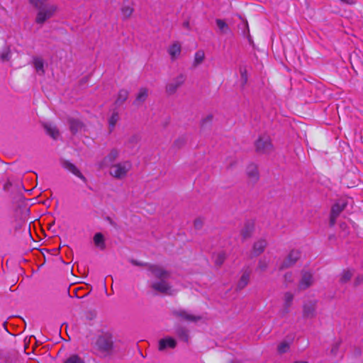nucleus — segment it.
I'll use <instances>...</instances> for the list:
<instances>
[{"label": "nucleus", "mask_w": 363, "mask_h": 363, "mask_svg": "<svg viewBox=\"0 0 363 363\" xmlns=\"http://www.w3.org/2000/svg\"><path fill=\"white\" fill-rule=\"evenodd\" d=\"M148 270L151 272L152 276L159 281L152 283L151 288L161 294L167 295H174L176 293L174 289H172V286L167 279L170 277V272L158 264L148 265Z\"/></svg>", "instance_id": "f257e3e1"}, {"label": "nucleus", "mask_w": 363, "mask_h": 363, "mask_svg": "<svg viewBox=\"0 0 363 363\" xmlns=\"http://www.w3.org/2000/svg\"><path fill=\"white\" fill-rule=\"evenodd\" d=\"M28 1L38 10L35 18V22L38 24L44 23L47 20L50 19L56 11V6L47 4L45 0Z\"/></svg>", "instance_id": "f03ea898"}, {"label": "nucleus", "mask_w": 363, "mask_h": 363, "mask_svg": "<svg viewBox=\"0 0 363 363\" xmlns=\"http://www.w3.org/2000/svg\"><path fill=\"white\" fill-rule=\"evenodd\" d=\"M113 346L112 335L108 333H104L97 337L93 348L99 356L106 357L111 354Z\"/></svg>", "instance_id": "7ed1b4c3"}, {"label": "nucleus", "mask_w": 363, "mask_h": 363, "mask_svg": "<svg viewBox=\"0 0 363 363\" xmlns=\"http://www.w3.org/2000/svg\"><path fill=\"white\" fill-rule=\"evenodd\" d=\"M255 151L258 154L269 155L274 151V146L269 135H260L255 142Z\"/></svg>", "instance_id": "20e7f679"}, {"label": "nucleus", "mask_w": 363, "mask_h": 363, "mask_svg": "<svg viewBox=\"0 0 363 363\" xmlns=\"http://www.w3.org/2000/svg\"><path fill=\"white\" fill-rule=\"evenodd\" d=\"M131 167L132 164L129 161L118 162L109 167V174L117 179H122L126 177Z\"/></svg>", "instance_id": "39448f33"}, {"label": "nucleus", "mask_w": 363, "mask_h": 363, "mask_svg": "<svg viewBox=\"0 0 363 363\" xmlns=\"http://www.w3.org/2000/svg\"><path fill=\"white\" fill-rule=\"evenodd\" d=\"M120 150L118 148H112L99 163L101 168L110 167L115 164L114 162L119 157Z\"/></svg>", "instance_id": "423d86ee"}, {"label": "nucleus", "mask_w": 363, "mask_h": 363, "mask_svg": "<svg viewBox=\"0 0 363 363\" xmlns=\"http://www.w3.org/2000/svg\"><path fill=\"white\" fill-rule=\"evenodd\" d=\"M172 315L177 318L186 322L196 323L201 319L200 315H195L184 309H174L172 311Z\"/></svg>", "instance_id": "0eeeda50"}, {"label": "nucleus", "mask_w": 363, "mask_h": 363, "mask_svg": "<svg viewBox=\"0 0 363 363\" xmlns=\"http://www.w3.org/2000/svg\"><path fill=\"white\" fill-rule=\"evenodd\" d=\"M186 77L180 74L166 85V92L169 95L175 94L177 89L184 83Z\"/></svg>", "instance_id": "6e6552de"}, {"label": "nucleus", "mask_w": 363, "mask_h": 363, "mask_svg": "<svg viewBox=\"0 0 363 363\" xmlns=\"http://www.w3.org/2000/svg\"><path fill=\"white\" fill-rule=\"evenodd\" d=\"M300 257L301 252L298 250H292L281 263L279 269L282 270L292 267Z\"/></svg>", "instance_id": "1a4fd4ad"}, {"label": "nucleus", "mask_w": 363, "mask_h": 363, "mask_svg": "<svg viewBox=\"0 0 363 363\" xmlns=\"http://www.w3.org/2000/svg\"><path fill=\"white\" fill-rule=\"evenodd\" d=\"M60 164L64 169H67V171H69L78 178H79L84 183H86V178L82 174L80 170L77 168V167L75 164H74L69 160L64 159L60 160Z\"/></svg>", "instance_id": "9d476101"}, {"label": "nucleus", "mask_w": 363, "mask_h": 363, "mask_svg": "<svg viewBox=\"0 0 363 363\" xmlns=\"http://www.w3.org/2000/svg\"><path fill=\"white\" fill-rule=\"evenodd\" d=\"M317 301H306L303 306V316L305 318H313L316 316Z\"/></svg>", "instance_id": "9b49d317"}, {"label": "nucleus", "mask_w": 363, "mask_h": 363, "mask_svg": "<svg viewBox=\"0 0 363 363\" xmlns=\"http://www.w3.org/2000/svg\"><path fill=\"white\" fill-rule=\"evenodd\" d=\"M313 284V274L309 272L303 271L301 272V278L298 284V289L300 291H304L312 286Z\"/></svg>", "instance_id": "f8f14e48"}, {"label": "nucleus", "mask_w": 363, "mask_h": 363, "mask_svg": "<svg viewBox=\"0 0 363 363\" xmlns=\"http://www.w3.org/2000/svg\"><path fill=\"white\" fill-rule=\"evenodd\" d=\"M246 174L249 180L252 183H256L259 179L257 166L254 163H251L247 167Z\"/></svg>", "instance_id": "ddd939ff"}, {"label": "nucleus", "mask_w": 363, "mask_h": 363, "mask_svg": "<svg viewBox=\"0 0 363 363\" xmlns=\"http://www.w3.org/2000/svg\"><path fill=\"white\" fill-rule=\"evenodd\" d=\"M294 300V295L290 292H286L284 295V303L282 308L280 311L281 315L283 316L289 313V308L292 305Z\"/></svg>", "instance_id": "4468645a"}, {"label": "nucleus", "mask_w": 363, "mask_h": 363, "mask_svg": "<svg viewBox=\"0 0 363 363\" xmlns=\"http://www.w3.org/2000/svg\"><path fill=\"white\" fill-rule=\"evenodd\" d=\"M176 346L177 341L171 337H167L160 340L158 349L160 351H163L167 348L174 349Z\"/></svg>", "instance_id": "2eb2a0df"}, {"label": "nucleus", "mask_w": 363, "mask_h": 363, "mask_svg": "<svg viewBox=\"0 0 363 363\" xmlns=\"http://www.w3.org/2000/svg\"><path fill=\"white\" fill-rule=\"evenodd\" d=\"M255 225L252 221L247 220L240 230V235L243 240L250 238L253 233Z\"/></svg>", "instance_id": "dca6fc26"}, {"label": "nucleus", "mask_w": 363, "mask_h": 363, "mask_svg": "<svg viewBox=\"0 0 363 363\" xmlns=\"http://www.w3.org/2000/svg\"><path fill=\"white\" fill-rule=\"evenodd\" d=\"M267 245V242L265 239H259L256 241L252 246V255L257 257L261 255L265 250Z\"/></svg>", "instance_id": "f3484780"}, {"label": "nucleus", "mask_w": 363, "mask_h": 363, "mask_svg": "<svg viewBox=\"0 0 363 363\" xmlns=\"http://www.w3.org/2000/svg\"><path fill=\"white\" fill-rule=\"evenodd\" d=\"M182 46L179 42L174 43L168 49L172 60L177 59L181 54Z\"/></svg>", "instance_id": "a211bd4d"}, {"label": "nucleus", "mask_w": 363, "mask_h": 363, "mask_svg": "<svg viewBox=\"0 0 363 363\" xmlns=\"http://www.w3.org/2000/svg\"><path fill=\"white\" fill-rule=\"evenodd\" d=\"M250 274H251V271L248 269L243 272V273L237 284V289L238 290H241V289H244L248 284L250 277Z\"/></svg>", "instance_id": "6ab92c4d"}, {"label": "nucleus", "mask_w": 363, "mask_h": 363, "mask_svg": "<svg viewBox=\"0 0 363 363\" xmlns=\"http://www.w3.org/2000/svg\"><path fill=\"white\" fill-rule=\"evenodd\" d=\"M148 96V89L147 88L142 87L139 89V92L136 96L135 100L133 104L135 106H140L144 103Z\"/></svg>", "instance_id": "aec40b11"}, {"label": "nucleus", "mask_w": 363, "mask_h": 363, "mask_svg": "<svg viewBox=\"0 0 363 363\" xmlns=\"http://www.w3.org/2000/svg\"><path fill=\"white\" fill-rule=\"evenodd\" d=\"M33 65L36 72L40 75L45 74L44 61L42 57L35 56L33 57Z\"/></svg>", "instance_id": "412c9836"}, {"label": "nucleus", "mask_w": 363, "mask_h": 363, "mask_svg": "<svg viewBox=\"0 0 363 363\" xmlns=\"http://www.w3.org/2000/svg\"><path fill=\"white\" fill-rule=\"evenodd\" d=\"M68 123L69 126V130L72 134L77 133L82 129L84 126L83 123L80 121L74 118H69L68 120Z\"/></svg>", "instance_id": "4be33fe9"}, {"label": "nucleus", "mask_w": 363, "mask_h": 363, "mask_svg": "<svg viewBox=\"0 0 363 363\" xmlns=\"http://www.w3.org/2000/svg\"><path fill=\"white\" fill-rule=\"evenodd\" d=\"M43 127L47 133L53 139H57L60 135L57 127L51 123H45Z\"/></svg>", "instance_id": "5701e85b"}, {"label": "nucleus", "mask_w": 363, "mask_h": 363, "mask_svg": "<svg viewBox=\"0 0 363 363\" xmlns=\"http://www.w3.org/2000/svg\"><path fill=\"white\" fill-rule=\"evenodd\" d=\"M94 242L96 247L99 248L101 250H105L106 244H105V238L104 235L101 233H96L94 238Z\"/></svg>", "instance_id": "b1692460"}, {"label": "nucleus", "mask_w": 363, "mask_h": 363, "mask_svg": "<svg viewBox=\"0 0 363 363\" xmlns=\"http://www.w3.org/2000/svg\"><path fill=\"white\" fill-rule=\"evenodd\" d=\"M347 206V203L344 201H340L335 203L331 208L330 213L334 215V216H339L340 213Z\"/></svg>", "instance_id": "393cba45"}, {"label": "nucleus", "mask_w": 363, "mask_h": 363, "mask_svg": "<svg viewBox=\"0 0 363 363\" xmlns=\"http://www.w3.org/2000/svg\"><path fill=\"white\" fill-rule=\"evenodd\" d=\"M129 95V91L126 89H121L118 91L117 99L115 101L116 105L120 106H121L128 99Z\"/></svg>", "instance_id": "a878e982"}, {"label": "nucleus", "mask_w": 363, "mask_h": 363, "mask_svg": "<svg viewBox=\"0 0 363 363\" xmlns=\"http://www.w3.org/2000/svg\"><path fill=\"white\" fill-rule=\"evenodd\" d=\"M353 271L350 269H344L340 275V282L341 284H345L348 282L353 276Z\"/></svg>", "instance_id": "bb28decb"}, {"label": "nucleus", "mask_w": 363, "mask_h": 363, "mask_svg": "<svg viewBox=\"0 0 363 363\" xmlns=\"http://www.w3.org/2000/svg\"><path fill=\"white\" fill-rule=\"evenodd\" d=\"M176 335L179 337L180 340L184 342L189 340V332L183 327H178L176 330Z\"/></svg>", "instance_id": "cd10ccee"}, {"label": "nucleus", "mask_w": 363, "mask_h": 363, "mask_svg": "<svg viewBox=\"0 0 363 363\" xmlns=\"http://www.w3.org/2000/svg\"><path fill=\"white\" fill-rule=\"evenodd\" d=\"M118 113L117 111H113V113H112L111 116L108 120V129L110 133H111L113 130L115 125L116 123L118 121Z\"/></svg>", "instance_id": "c85d7f7f"}, {"label": "nucleus", "mask_w": 363, "mask_h": 363, "mask_svg": "<svg viewBox=\"0 0 363 363\" xmlns=\"http://www.w3.org/2000/svg\"><path fill=\"white\" fill-rule=\"evenodd\" d=\"M215 264L220 267L226 259V254L224 252H220L213 255Z\"/></svg>", "instance_id": "c756f323"}, {"label": "nucleus", "mask_w": 363, "mask_h": 363, "mask_svg": "<svg viewBox=\"0 0 363 363\" xmlns=\"http://www.w3.org/2000/svg\"><path fill=\"white\" fill-rule=\"evenodd\" d=\"M205 57L204 52L203 50H198L195 53L194 60L193 65L194 67H197L199 65L203 62Z\"/></svg>", "instance_id": "7c9ffc66"}, {"label": "nucleus", "mask_w": 363, "mask_h": 363, "mask_svg": "<svg viewBox=\"0 0 363 363\" xmlns=\"http://www.w3.org/2000/svg\"><path fill=\"white\" fill-rule=\"evenodd\" d=\"M64 363H84V360L77 354L69 357Z\"/></svg>", "instance_id": "2f4dec72"}, {"label": "nucleus", "mask_w": 363, "mask_h": 363, "mask_svg": "<svg viewBox=\"0 0 363 363\" xmlns=\"http://www.w3.org/2000/svg\"><path fill=\"white\" fill-rule=\"evenodd\" d=\"M140 140V137L138 135H131L127 140L125 145L129 147H133Z\"/></svg>", "instance_id": "473e14b6"}, {"label": "nucleus", "mask_w": 363, "mask_h": 363, "mask_svg": "<svg viewBox=\"0 0 363 363\" xmlns=\"http://www.w3.org/2000/svg\"><path fill=\"white\" fill-rule=\"evenodd\" d=\"M0 57L3 62L9 61L11 57V50L9 48L4 49L1 53Z\"/></svg>", "instance_id": "72a5a7b5"}, {"label": "nucleus", "mask_w": 363, "mask_h": 363, "mask_svg": "<svg viewBox=\"0 0 363 363\" xmlns=\"http://www.w3.org/2000/svg\"><path fill=\"white\" fill-rule=\"evenodd\" d=\"M216 22L218 28L221 32L225 33L227 30H228V26L223 20L216 19Z\"/></svg>", "instance_id": "f704fd0d"}, {"label": "nucleus", "mask_w": 363, "mask_h": 363, "mask_svg": "<svg viewBox=\"0 0 363 363\" xmlns=\"http://www.w3.org/2000/svg\"><path fill=\"white\" fill-rule=\"evenodd\" d=\"M289 350V343L287 342H281L277 347L279 354L286 353Z\"/></svg>", "instance_id": "c9c22d12"}, {"label": "nucleus", "mask_w": 363, "mask_h": 363, "mask_svg": "<svg viewBox=\"0 0 363 363\" xmlns=\"http://www.w3.org/2000/svg\"><path fill=\"white\" fill-rule=\"evenodd\" d=\"M268 267V262L267 260L265 259H259V262H258V265H257V269L260 270L261 272H264L267 268Z\"/></svg>", "instance_id": "e433bc0d"}, {"label": "nucleus", "mask_w": 363, "mask_h": 363, "mask_svg": "<svg viewBox=\"0 0 363 363\" xmlns=\"http://www.w3.org/2000/svg\"><path fill=\"white\" fill-rule=\"evenodd\" d=\"M340 344H341V341L339 340V341H337L336 342H335L333 345H332V347H331V350H330V354L333 356H336L337 354V352L339 350V348H340Z\"/></svg>", "instance_id": "4c0bfd02"}, {"label": "nucleus", "mask_w": 363, "mask_h": 363, "mask_svg": "<svg viewBox=\"0 0 363 363\" xmlns=\"http://www.w3.org/2000/svg\"><path fill=\"white\" fill-rule=\"evenodd\" d=\"M121 11L125 18H128L131 16L133 9L130 6H123L121 9Z\"/></svg>", "instance_id": "58836bf2"}, {"label": "nucleus", "mask_w": 363, "mask_h": 363, "mask_svg": "<svg viewBox=\"0 0 363 363\" xmlns=\"http://www.w3.org/2000/svg\"><path fill=\"white\" fill-rule=\"evenodd\" d=\"M203 219L201 218H198L196 219H195L194 222V226L195 228V229L196 230H201L202 228V227L203 226Z\"/></svg>", "instance_id": "ea45409f"}, {"label": "nucleus", "mask_w": 363, "mask_h": 363, "mask_svg": "<svg viewBox=\"0 0 363 363\" xmlns=\"http://www.w3.org/2000/svg\"><path fill=\"white\" fill-rule=\"evenodd\" d=\"M185 143H186L185 138H179L177 139L174 141V145L177 148H181V147H182L184 145Z\"/></svg>", "instance_id": "a19ab883"}, {"label": "nucleus", "mask_w": 363, "mask_h": 363, "mask_svg": "<svg viewBox=\"0 0 363 363\" xmlns=\"http://www.w3.org/2000/svg\"><path fill=\"white\" fill-rule=\"evenodd\" d=\"M240 77L242 85L245 84L247 82V75L246 69H240Z\"/></svg>", "instance_id": "79ce46f5"}, {"label": "nucleus", "mask_w": 363, "mask_h": 363, "mask_svg": "<svg viewBox=\"0 0 363 363\" xmlns=\"http://www.w3.org/2000/svg\"><path fill=\"white\" fill-rule=\"evenodd\" d=\"M131 263L133 264V265H135V266H140V267H146L148 268V265H151V264H149V263H147V262H140L137 260H135V259H132L131 260Z\"/></svg>", "instance_id": "37998d69"}, {"label": "nucleus", "mask_w": 363, "mask_h": 363, "mask_svg": "<svg viewBox=\"0 0 363 363\" xmlns=\"http://www.w3.org/2000/svg\"><path fill=\"white\" fill-rule=\"evenodd\" d=\"M212 119H213L212 115L207 116L205 118H203L202 120L201 126L203 127L206 123H211Z\"/></svg>", "instance_id": "c03bdc74"}, {"label": "nucleus", "mask_w": 363, "mask_h": 363, "mask_svg": "<svg viewBox=\"0 0 363 363\" xmlns=\"http://www.w3.org/2000/svg\"><path fill=\"white\" fill-rule=\"evenodd\" d=\"M284 281L287 283L293 281V274L291 272H287L284 274Z\"/></svg>", "instance_id": "a18cd8bd"}, {"label": "nucleus", "mask_w": 363, "mask_h": 363, "mask_svg": "<svg viewBox=\"0 0 363 363\" xmlns=\"http://www.w3.org/2000/svg\"><path fill=\"white\" fill-rule=\"evenodd\" d=\"M362 282H363V275H359L355 278L354 281V285L355 286H357L359 284H361Z\"/></svg>", "instance_id": "49530a36"}, {"label": "nucleus", "mask_w": 363, "mask_h": 363, "mask_svg": "<svg viewBox=\"0 0 363 363\" xmlns=\"http://www.w3.org/2000/svg\"><path fill=\"white\" fill-rule=\"evenodd\" d=\"M337 216H334V215L331 214L330 213V225L331 226L334 225L335 222H336V219H337Z\"/></svg>", "instance_id": "de8ad7c7"}, {"label": "nucleus", "mask_w": 363, "mask_h": 363, "mask_svg": "<svg viewBox=\"0 0 363 363\" xmlns=\"http://www.w3.org/2000/svg\"><path fill=\"white\" fill-rule=\"evenodd\" d=\"M340 1L348 5H353L356 4L357 0H340Z\"/></svg>", "instance_id": "09e8293b"}, {"label": "nucleus", "mask_w": 363, "mask_h": 363, "mask_svg": "<svg viewBox=\"0 0 363 363\" xmlns=\"http://www.w3.org/2000/svg\"><path fill=\"white\" fill-rule=\"evenodd\" d=\"M106 220L108 221V223L114 228H116L117 227V224L116 223L115 221H113L110 217H107L106 218Z\"/></svg>", "instance_id": "8fccbe9b"}, {"label": "nucleus", "mask_w": 363, "mask_h": 363, "mask_svg": "<svg viewBox=\"0 0 363 363\" xmlns=\"http://www.w3.org/2000/svg\"><path fill=\"white\" fill-rule=\"evenodd\" d=\"M183 26H184L185 28H189V21H185V22L183 23Z\"/></svg>", "instance_id": "3c124183"}, {"label": "nucleus", "mask_w": 363, "mask_h": 363, "mask_svg": "<svg viewBox=\"0 0 363 363\" xmlns=\"http://www.w3.org/2000/svg\"><path fill=\"white\" fill-rule=\"evenodd\" d=\"M340 226V228L344 230L346 228V224L345 223H341Z\"/></svg>", "instance_id": "603ef678"}]
</instances>
